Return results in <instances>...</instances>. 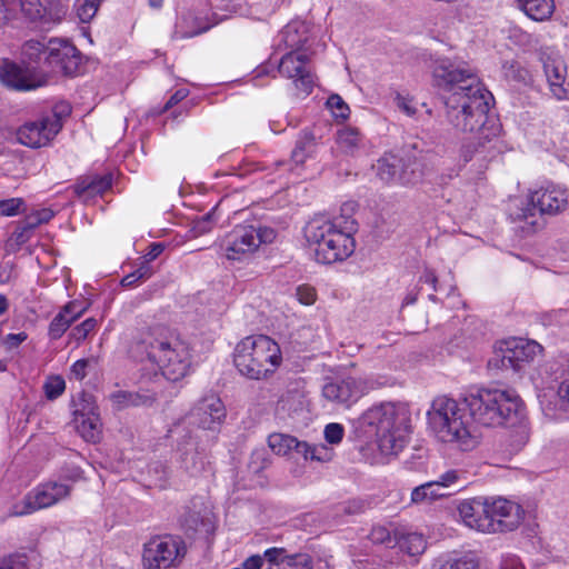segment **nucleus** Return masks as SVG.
<instances>
[{
  "mask_svg": "<svg viewBox=\"0 0 569 569\" xmlns=\"http://www.w3.org/2000/svg\"><path fill=\"white\" fill-rule=\"evenodd\" d=\"M70 0H38V30H51L68 14Z\"/></svg>",
  "mask_w": 569,
  "mask_h": 569,
  "instance_id": "22",
  "label": "nucleus"
},
{
  "mask_svg": "<svg viewBox=\"0 0 569 569\" xmlns=\"http://www.w3.org/2000/svg\"><path fill=\"white\" fill-rule=\"evenodd\" d=\"M23 204L22 200L19 198H12L0 201V216L11 217L16 216L21 206Z\"/></svg>",
  "mask_w": 569,
  "mask_h": 569,
  "instance_id": "52",
  "label": "nucleus"
},
{
  "mask_svg": "<svg viewBox=\"0 0 569 569\" xmlns=\"http://www.w3.org/2000/svg\"><path fill=\"white\" fill-rule=\"evenodd\" d=\"M337 143L345 153L355 154L363 147V138L357 128L345 127L337 133Z\"/></svg>",
  "mask_w": 569,
  "mask_h": 569,
  "instance_id": "36",
  "label": "nucleus"
},
{
  "mask_svg": "<svg viewBox=\"0 0 569 569\" xmlns=\"http://www.w3.org/2000/svg\"><path fill=\"white\" fill-rule=\"evenodd\" d=\"M20 7L26 18L33 21L36 13V0H20Z\"/></svg>",
  "mask_w": 569,
  "mask_h": 569,
  "instance_id": "59",
  "label": "nucleus"
},
{
  "mask_svg": "<svg viewBox=\"0 0 569 569\" xmlns=\"http://www.w3.org/2000/svg\"><path fill=\"white\" fill-rule=\"evenodd\" d=\"M428 427L436 439L461 451L472 450L478 441L470 430L463 400L437 397L427 411Z\"/></svg>",
  "mask_w": 569,
  "mask_h": 569,
  "instance_id": "3",
  "label": "nucleus"
},
{
  "mask_svg": "<svg viewBox=\"0 0 569 569\" xmlns=\"http://www.w3.org/2000/svg\"><path fill=\"white\" fill-rule=\"evenodd\" d=\"M501 70L507 80L525 81L528 77L527 69L522 68L516 60H506Z\"/></svg>",
  "mask_w": 569,
  "mask_h": 569,
  "instance_id": "41",
  "label": "nucleus"
},
{
  "mask_svg": "<svg viewBox=\"0 0 569 569\" xmlns=\"http://www.w3.org/2000/svg\"><path fill=\"white\" fill-rule=\"evenodd\" d=\"M21 63L9 59L0 61V82L9 89L30 91L36 88L33 61L36 43L30 40L24 43L21 52Z\"/></svg>",
  "mask_w": 569,
  "mask_h": 569,
  "instance_id": "13",
  "label": "nucleus"
},
{
  "mask_svg": "<svg viewBox=\"0 0 569 569\" xmlns=\"http://www.w3.org/2000/svg\"><path fill=\"white\" fill-rule=\"evenodd\" d=\"M226 418V408L214 395L207 396L199 400L189 412L187 420L189 425L197 426L203 430L216 431Z\"/></svg>",
  "mask_w": 569,
  "mask_h": 569,
  "instance_id": "16",
  "label": "nucleus"
},
{
  "mask_svg": "<svg viewBox=\"0 0 569 569\" xmlns=\"http://www.w3.org/2000/svg\"><path fill=\"white\" fill-rule=\"evenodd\" d=\"M71 325L70 320L66 318V313L59 312L49 326V336L51 339L60 338Z\"/></svg>",
  "mask_w": 569,
  "mask_h": 569,
  "instance_id": "46",
  "label": "nucleus"
},
{
  "mask_svg": "<svg viewBox=\"0 0 569 569\" xmlns=\"http://www.w3.org/2000/svg\"><path fill=\"white\" fill-rule=\"evenodd\" d=\"M186 546L178 537L163 536L150 539L143 546V569H171L181 562Z\"/></svg>",
  "mask_w": 569,
  "mask_h": 569,
  "instance_id": "12",
  "label": "nucleus"
},
{
  "mask_svg": "<svg viewBox=\"0 0 569 569\" xmlns=\"http://www.w3.org/2000/svg\"><path fill=\"white\" fill-rule=\"evenodd\" d=\"M86 310V307L81 302L71 301L64 306L61 313H66V318L72 323L77 320Z\"/></svg>",
  "mask_w": 569,
  "mask_h": 569,
  "instance_id": "54",
  "label": "nucleus"
},
{
  "mask_svg": "<svg viewBox=\"0 0 569 569\" xmlns=\"http://www.w3.org/2000/svg\"><path fill=\"white\" fill-rule=\"evenodd\" d=\"M461 476L462 472L455 469H450L443 472L438 480L432 482L439 486L440 491H446V489L448 488H451L457 485H462Z\"/></svg>",
  "mask_w": 569,
  "mask_h": 569,
  "instance_id": "43",
  "label": "nucleus"
},
{
  "mask_svg": "<svg viewBox=\"0 0 569 569\" xmlns=\"http://www.w3.org/2000/svg\"><path fill=\"white\" fill-rule=\"evenodd\" d=\"M141 279L138 278V274L136 273V271L124 276L122 279H121V286L122 287H133L136 286Z\"/></svg>",
  "mask_w": 569,
  "mask_h": 569,
  "instance_id": "64",
  "label": "nucleus"
},
{
  "mask_svg": "<svg viewBox=\"0 0 569 569\" xmlns=\"http://www.w3.org/2000/svg\"><path fill=\"white\" fill-rule=\"evenodd\" d=\"M307 56L300 52L289 51L280 59L277 71L286 78L293 79L296 88L305 94H309L313 87V78L306 68Z\"/></svg>",
  "mask_w": 569,
  "mask_h": 569,
  "instance_id": "17",
  "label": "nucleus"
},
{
  "mask_svg": "<svg viewBox=\"0 0 569 569\" xmlns=\"http://www.w3.org/2000/svg\"><path fill=\"white\" fill-rule=\"evenodd\" d=\"M561 382L558 387L557 395L560 400L566 401L569 405V360L561 375Z\"/></svg>",
  "mask_w": 569,
  "mask_h": 569,
  "instance_id": "55",
  "label": "nucleus"
},
{
  "mask_svg": "<svg viewBox=\"0 0 569 569\" xmlns=\"http://www.w3.org/2000/svg\"><path fill=\"white\" fill-rule=\"evenodd\" d=\"M42 389L48 400H54L64 392L66 381L61 376H49L44 380Z\"/></svg>",
  "mask_w": 569,
  "mask_h": 569,
  "instance_id": "40",
  "label": "nucleus"
},
{
  "mask_svg": "<svg viewBox=\"0 0 569 569\" xmlns=\"http://www.w3.org/2000/svg\"><path fill=\"white\" fill-rule=\"evenodd\" d=\"M541 351L542 347L533 340L509 338L498 343L488 361V368L492 371L520 372Z\"/></svg>",
  "mask_w": 569,
  "mask_h": 569,
  "instance_id": "11",
  "label": "nucleus"
},
{
  "mask_svg": "<svg viewBox=\"0 0 569 569\" xmlns=\"http://www.w3.org/2000/svg\"><path fill=\"white\" fill-rule=\"evenodd\" d=\"M362 425L375 428L380 452L398 455L408 442L409 418L406 410L392 402L375 405L361 416Z\"/></svg>",
  "mask_w": 569,
  "mask_h": 569,
  "instance_id": "6",
  "label": "nucleus"
},
{
  "mask_svg": "<svg viewBox=\"0 0 569 569\" xmlns=\"http://www.w3.org/2000/svg\"><path fill=\"white\" fill-rule=\"evenodd\" d=\"M375 382L366 378L347 377L327 382L322 396L336 405L350 408L363 395L375 389Z\"/></svg>",
  "mask_w": 569,
  "mask_h": 569,
  "instance_id": "14",
  "label": "nucleus"
},
{
  "mask_svg": "<svg viewBox=\"0 0 569 569\" xmlns=\"http://www.w3.org/2000/svg\"><path fill=\"white\" fill-rule=\"evenodd\" d=\"M486 498H473L462 501L458 511L467 527L482 532H491L495 525L488 518Z\"/></svg>",
  "mask_w": 569,
  "mask_h": 569,
  "instance_id": "20",
  "label": "nucleus"
},
{
  "mask_svg": "<svg viewBox=\"0 0 569 569\" xmlns=\"http://www.w3.org/2000/svg\"><path fill=\"white\" fill-rule=\"evenodd\" d=\"M479 558L475 552L452 551L435 559L432 569H478Z\"/></svg>",
  "mask_w": 569,
  "mask_h": 569,
  "instance_id": "27",
  "label": "nucleus"
},
{
  "mask_svg": "<svg viewBox=\"0 0 569 569\" xmlns=\"http://www.w3.org/2000/svg\"><path fill=\"white\" fill-rule=\"evenodd\" d=\"M277 232L267 226H236L221 240V249L228 260L249 259L262 243L274 241Z\"/></svg>",
  "mask_w": 569,
  "mask_h": 569,
  "instance_id": "10",
  "label": "nucleus"
},
{
  "mask_svg": "<svg viewBox=\"0 0 569 569\" xmlns=\"http://www.w3.org/2000/svg\"><path fill=\"white\" fill-rule=\"evenodd\" d=\"M216 222L214 219V209L203 214L201 218L194 221L192 231L196 236H202L213 228Z\"/></svg>",
  "mask_w": 569,
  "mask_h": 569,
  "instance_id": "48",
  "label": "nucleus"
},
{
  "mask_svg": "<svg viewBox=\"0 0 569 569\" xmlns=\"http://www.w3.org/2000/svg\"><path fill=\"white\" fill-rule=\"evenodd\" d=\"M102 0H76L74 10L79 20L90 22L98 12Z\"/></svg>",
  "mask_w": 569,
  "mask_h": 569,
  "instance_id": "39",
  "label": "nucleus"
},
{
  "mask_svg": "<svg viewBox=\"0 0 569 569\" xmlns=\"http://www.w3.org/2000/svg\"><path fill=\"white\" fill-rule=\"evenodd\" d=\"M377 176L386 183L400 182L407 184L413 178L403 169V160L393 153H386L373 166Z\"/></svg>",
  "mask_w": 569,
  "mask_h": 569,
  "instance_id": "21",
  "label": "nucleus"
},
{
  "mask_svg": "<svg viewBox=\"0 0 569 569\" xmlns=\"http://www.w3.org/2000/svg\"><path fill=\"white\" fill-rule=\"evenodd\" d=\"M70 495V487L63 482L49 481L38 488V509L51 507Z\"/></svg>",
  "mask_w": 569,
  "mask_h": 569,
  "instance_id": "29",
  "label": "nucleus"
},
{
  "mask_svg": "<svg viewBox=\"0 0 569 569\" xmlns=\"http://www.w3.org/2000/svg\"><path fill=\"white\" fill-rule=\"evenodd\" d=\"M335 118L347 119L349 116V107L338 94H332L327 101Z\"/></svg>",
  "mask_w": 569,
  "mask_h": 569,
  "instance_id": "47",
  "label": "nucleus"
},
{
  "mask_svg": "<svg viewBox=\"0 0 569 569\" xmlns=\"http://www.w3.org/2000/svg\"><path fill=\"white\" fill-rule=\"evenodd\" d=\"M81 61L80 51L68 39H38V88L59 76H77Z\"/></svg>",
  "mask_w": 569,
  "mask_h": 569,
  "instance_id": "8",
  "label": "nucleus"
},
{
  "mask_svg": "<svg viewBox=\"0 0 569 569\" xmlns=\"http://www.w3.org/2000/svg\"><path fill=\"white\" fill-rule=\"evenodd\" d=\"M141 342L148 359L161 369L168 380L177 381L187 375L190 366L189 348L166 327L150 328Z\"/></svg>",
  "mask_w": 569,
  "mask_h": 569,
  "instance_id": "5",
  "label": "nucleus"
},
{
  "mask_svg": "<svg viewBox=\"0 0 569 569\" xmlns=\"http://www.w3.org/2000/svg\"><path fill=\"white\" fill-rule=\"evenodd\" d=\"M97 327V320L94 318H88L82 323L76 326L71 332L70 338L76 340L77 343L83 341L90 332Z\"/></svg>",
  "mask_w": 569,
  "mask_h": 569,
  "instance_id": "45",
  "label": "nucleus"
},
{
  "mask_svg": "<svg viewBox=\"0 0 569 569\" xmlns=\"http://www.w3.org/2000/svg\"><path fill=\"white\" fill-rule=\"evenodd\" d=\"M263 565V558L259 555L249 557L242 562L241 569H260Z\"/></svg>",
  "mask_w": 569,
  "mask_h": 569,
  "instance_id": "61",
  "label": "nucleus"
},
{
  "mask_svg": "<svg viewBox=\"0 0 569 569\" xmlns=\"http://www.w3.org/2000/svg\"><path fill=\"white\" fill-rule=\"evenodd\" d=\"M164 250V244L160 242L152 243L149 247L148 252L144 254L143 259L147 260V262L153 261L157 259Z\"/></svg>",
  "mask_w": 569,
  "mask_h": 569,
  "instance_id": "60",
  "label": "nucleus"
},
{
  "mask_svg": "<svg viewBox=\"0 0 569 569\" xmlns=\"http://www.w3.org/2000/svg\"><path fill=\"white\" fill-rule=\"evenodd\" d=\"M134 271L138 274V278H140L141 280L148 279L152 274L151 267L149 266V262H147V260H144L141 263V266L138 269H136Z\"/></svg>",
  "mask_w": 569,
  "mask_h": 569,
  "instance_id": "63",
  "label": "nucleus"
},
{
  "mask_svg": "<svg viewBox=\"0 0 569 569\" xmlns=\"http://www.w3.org/2000/svg\"><path fill=\"white\" fill-rule=\"evenodd\" d=\"M395 540L396 546H398L402 552H406L411 557L421 555L427 547L423 536L417 532H403L396 530Z\"/></svg>",
  "mask_w": 569,
  "mask_h": 569,
  "instance_id": "33",
  "label": "nucleus"
},
{
  "mask_svg": "<svg viewBox=\"0 0 569 569\" xmlns=\"http://www.w3.org/2000/svg\"><path fill=\"white\" fill-rule=\"evenodd\" d=\"M266 569H312V559L308 553L287 555L283 548H270L264 551Z\"/></svg>",
  "mask_w": 569,
  "mask_h": 569,
  "instance_id": "23",
  "label": "nucleus"
},
{
  "mask_svg": "<svg viewBox=\"0 0 569 569\" xmlns=\"http://www.w3.org/2000/svg\"><path fill=\"white\" fill-rule=\"evenodd\" d=\"M500 569H525V567L517 556L508 555L502 559Z\"/></svg>",
  "mask_w": 569,
  "mask_h": 569,
  "instance_id": "58",
  "label": "nucleus"
},
{
  "mask_svg": "<svg viewBox=\"0 0 569 569\" xmlns=\"http://www.w3.org/2000/svg\"><path fill=\"white\" fill-rule=\"evenodd\" d=\"M343 432V427L340 423H329L325 428V439L331 445H337L341 442Z\"/></svg>",
  "mask_w": 569,
  "mask_h": 569,
  "instance_id": "51",
  "label": "nucleus"
},
{
  "mask_svg": "<svg viewBox=\"0 0 569 569\" xmlns=\"http://www.w3.org/2000/svg\"><path fill=\"white\" fill-rule=\"evenodd\" d=\"M543 70L550 86L552 94L561 100L565 97L566 90L562 87L566 76V66L559 58L548 57L543 60Z\"/></svg>",
  "mask_w": 569,
  "mask_h": 569,
  "instance_id": "28",
  "label": "nucleus"
},
{
  "mask_svg": "<svg viewBox=\"0 0 569 569\" xmlns=\"http://www.w3.org/2000/svg\"><path fill=\"white\" fill-rule=\"evenodd\" d=\"M432 86L438 89L446 107L448 123L460 132L475 133L473 140L461 146L463 163L475 161L479 169L499 152L500 124L488 117V96L475 70L463 61L438 59L432 69Z\"/></svg>",
  "mask_w": 569,
  "mask_h": 569,
  "instance_id": "1",
  "label": "nucleus"
},
{
  "mask_svg": "<svg viewBox=\"0 0 569 569\" xmlns=\"http://www.w3.org/2000/svg\"><path fill=\"white\" fill-rule=\"evenodd\" d=\"M463 403L470 417L486 427H497L510 422L513 425L519 417L521 399L512 390L478 389L463 397Z\"/></svg>",
  "mask_w": 569,
  "mask_h": 569,
  "instance_id": "4",
  "label": "nucleus"
},
{
  "mask_svg": "<svg viewBox=\"0 0 569 569\" xmlns=\"http://www.w3.org/2000/svg\"><path fill=\"white\" fill-rule=\"evenodd\" d=\"M196 438L192 431H188L182 436L181 442H179L178 449L182 451L181 462L186 471L194 475L200 471L202 462L198 460V451Z\"/></svg>",
  "mask_w": 569,
  "mask_h": 569,
  "instance_id": "31",
  "label": "nucleus"
},
{
  "mask_svg": "<svg viewBox=\"0 0 569 569\" xmlns=\"http://www.w3.org/2000/svg\"><path fill=\"white\" fill-rule=\"evenodd\" d=\"M74 422L80 436L88 442H97L101 436V419L98 406L83 399L74 411Z\"/></svg>",
  "mask_w": 569,
  "mask_h": 569,
  "instance_id": "19",
  "label": "nucleus"
},
{
  "mask_svg": "<svg viewBox=\"0 0 569 569\" xmlns=\"http://www.w3.org/2000/svg\"><path fill=\"white\" fill-rule=\"evenodd\" d=\"M29 558L24 552H16L0 561V569H29Z\"/></svg>",
  "mask_w": 569,
  "mask_h": 569,
  "instance_id": "44",
  "label": "nucleus"
},
{
  "mask_svg": "<svg viewBox=\"0 0 569 569\" xmlns=\"http://www.w3.org/2000/svg\"><path fill=\"white\" fill-rule=\"evenodd\" d=\"M109 400L116 410H122L128 407L151 406L156 398L149 393L119 390L110 393Z\"/></svg>",
  "mask_w": 569,
  "mask_h": 569,
  "instance_id": "32",
  "label": "nucleus"
},
{
  "mask_svg": "<svg viewBox=\"0 0 569 569\" xmlns=\"http://www.w3.org/2000/svg\"><path fill=\"white\" fill-rule=\"evenodd\" d=\"M488 518L493 522L495 531H512L521 523L525 511L522 507L502 497L486 498Z\"/></svg>",
  "mask_w": 569,
  "mask_h": 569,
  "instance_id": "15",
  "label": "nucleus"
},
{
  "mask_svg": "<svg viewBox=\"0 0 569 569\" xmlns=\"http://www.w3.org/2000/svg\"><path fill=\"white\" fill-rule=\"evenodd\" d=\"M369 539L373 543H381L388 547L396 546L395 533L391 535L383 526H375L370 531Z\"/></svg>",
  "mask_w": 569,
  "mask_h": 569,
  "instance_id": "42",
  "label": "nucleus"
},
{
  "mask_svg": "<svg viewBox=\"0 0 569 569\" xmlns=\"http://www.w3.org/2000/svg\"><path fill=\"white\" fill-rule=\"evenodd\" d=\"M209 28L210 26L194 12L184 11L177 18L171 38L173 40L192 38L206 32Z\"/></svg>",
  "mask_w": 569,
  "mask_h": 569,
  "instance_id": "24",
  "label": "nucleus"
},
{
  "mask_svg": "<svg viewBox=\"0 0 569 569\" xmlns=\"http://www.w3.org/2000/svg\"><path fill=\"white\" fill-rule=\"evenodd\" d=\"M518 8L531 20H549L556 9L555 0H517Z\"/></svg>",
  "mask_w": 569,
  "mask_h": 569,
  "instance_id": "30",
  "label": "nucleus"
},
{
  "mask_svg": "<svg viewBox=\"0 0 569 569\" xmlns=\"http://www.w3.org/2000/svg\"><path fill=\"white\" fill-rule=\"evenodd\" d=\"M305 446L306 450L300 449L299 455H301L306 460L310 459L312 461L327 462L330 461L333 457L332 449L323 443L310 445L305 441Z\"/></svg>",
  "mask_w": 569,
  "mask_h": 569,
  "instance_id": "38",
  "label": "nucleus"
},
{
  "mask_svg": "<svg viewBox=\"0 0 569 569\" xmlns=\"http://www.w3.org/2000/svg\"><path fill=\"white\" fill-rule=\"evenodd\" d=\"M188 96V91L186 89L177 90L164 104V110L170 109L178 102L182 101Z\"/></svg>",
  "mask_w": 569,
  "mask_h": 569,
  "instance_id": "62",
  "label": "nucleus"
},
{
  "mask_svg": "<svg viewBox=\"0 0 569 569\" xmlns=\"http://www.w3.org/2000/svg\"><path fill=\"white\" fill-rule=\"evenodd\" d=\"M296 296L300 303L310 306L316 301V290L307 284H301L296 289Z\"/></svg>",
  "mask_w": 569,
  "mask_h": 569,
  "instance_id": "53",
  "label": "nucleus"
},
{
  "mask_svg": "<svg viewBox=\"0 0 569 569\" xmlns=\"http://www.w3.org/2000/svg\"><path fill=\"white\" fill-rule=\"evenodd\" d=\"M112 177L110 173L98 176H86L78 180L74 186V192L84 201L102 194L111 188Z\"/></svg>",
  "mask_w": 569,
  "mask_h": 569,
  "instance_id": "26",
  "label": "nucleus"
},
{
  "mask_svg": "<svg viewBox=\"0 0 569 569\" xmlns=\"http://www.w3.org/2000/svg\"><path fill=\"white\" fill-rule=\"evenodd\" d=\"M446 491H440L439 486L432 481L416 487L411 492V501L413 503L430 502L436 499L448 496Z\"/></svg>",
  "mask_w": 569,
  "mask_h": 569,
  "instance_id": "37",
  "label": "nucleus"
},
{
  "mask_svg": "<svg viewBox=\"0 0 569 569\" xmlns=\"http://www.w3.org/2000/svg\"><path fill=\"white\" fill-rule=\"evenodd\" d=\"M316 150V137L312 132L303 130L296 142L295 149L291 152V159L296 164H302L308 158L313 157Z\"/></svg>",
  "mask_w": 569,
  "mask_h": 569,
  "instance_id": "35",
  "label": "nucleus"
},
{
  "mask_svg": "<svg viewBox=\"0 0 569 569\" xmlns=\"http://www.w3.org/2000/svg\"><path fill=\"white\" fill-rule=\"evenodd\" d=\"M268 445L271 450L280 456H287L292 451L300 453V449L306 450L305 441L287 433H272L268 438Z\"/></svg>",
  "mask_w": 569,
  "mask_h": 569,
  "instance_id": "34",
  "label": "nucleus"
},
{
  "mask_svg": "<svg viewBox=\"0 0 569 569\" xmlns=\"http://www.w3.org/2000/svg\"><path fill=\"white\" fill-rule=\"evenodd\" d=\"M357 230L358 223L351 217L341 214L333 220L317 217L307 223L305 237L318 262L333 263L353 253Z\"/></svg>",
  "mask_w": 569,
  "mask_h": 569,
  "instance_id": "2",
  "label": "nucleus"
},
{
  "mask_svg": "<svg viewBox=\"0 0 569 569\" xmlns=\"http://www.w3.org/2000/svg\"><path fill=\"white\" fill-rule=\"evenodd\" d=\"M515 437H516V441H515L516 443L511 445V451L520 450L528 441V432H527L526 428L522 426L519 427L516 430Z\"/></svg>",
  "mask_w": 569,
  "mask_h": 569,
  "instance_id": "57",
  "label": "nucleus"
},
{
  "mask_svg": "<svg viewBox=\"0 0 569 569\" xmlns=\"http://www.w3.org/2000/svg\"><path fill=\"white\" fill-rule=\"evenodd\" d=\"M36 233V228L32 223H27L23 226H19L14 232L12 233L11 241L14 242L18 247L27 243Z\"/></svg>",
  "mask_w": 569,
  "mask_h": 569,
  "instance_id": "49",
  "label": "nucleus"
},
{
  "mask_svg": "<svg viewBox=\"0 0 569 569\" xmlns=\"http://www.w3.org/2000/svg\"><path fill=\"white\" fill-rule=\"evenodd\" d=\"M568 206V191L559 184L548 183L528 192L526 198L513 199L509 206V216L513 221H525L535 227L538 216L557 214Z\"/></svg>",
  "mask_w": 569,
  "mask_h": 569,
  "instance_id": "9",
  "label": "nucleus"
},
{
  "mask_svg": "<svg viewBox=\"0 0 569 569\" xmlns=\"http://www.w3.org/2000/svg\"><path fill=\"white\" fill-rule=\"evenodd\" d=\"M88 366H89L88 359L77 360L71 367L72 376L78 380H82L87 376Z\"/></svg>",
  "mask_w": 569,
  "mask_h": 569,
  "instance_id": "56",
  "label": "nucleus"
},
{
  "mask_svg": "<svg viewBox=\"0 0 569 569\" xmlns=\"http://www.w3.org/2000/svg\"><path fill=\"white\" fill-rule=\"evenodd\" d=\"M18 141L31 148L36 147V123L30 122L22 126L17 132Z\"/></svg>",
  "mask_w": 569,
  "mask_h": 569,
  "instance_id": "50",
  "label": "nucleus"
},
{
  "mask_svg": "<svg viewBox=\"0 0 569 569\" xmlns=\"http://www.w3.org/2000/svg\"><path fill=\"white\" fill-rule=\"evenodd\" d=\"M71 113V107L66 101H59L53 104L49 113H43L38 119V149L47 147L60 132L63 120Z\"/></svg>",
  "mask_w": 569,
  "mask_h": 569,
  "instance_id": "18",
  "label": "nucleus"
},
{
  "mask_svg": "<svg viewBox=\"0 0 569 569\" xmlns=\"http://www.w3.org/2000/svg\"><path fill=\"white\" fill-rule=\"evenodd\" d=\"M278 39V47L298 52L308 40V27L302 21H291L279 32Z\"/></svg>",
  "mask_w": 569,
  "mask_h": 569,
  "instance_id": "25",
  "label": "nucleus"
},
{
  "mask_svg": "<svg viewBox=\"0 0 569 569\" xmlns=\"http://www.w3.org/2000/svg\"><path fill=\"white\" fill-rule=\"evenodd\" d=\"M279 345L268 336L252 335L239 341L233 351V363L239 373L251 380L269 378L281 365Z\"/></svg>",
  "mask_w": 569,
  "mask_h": 569,
  "instance_id": "7",
  "label": "nucleus"
}]
</instances>
